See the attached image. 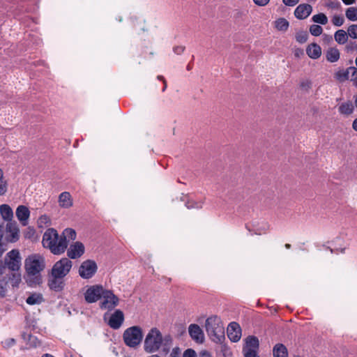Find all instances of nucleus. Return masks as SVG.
Segmentation results:
<instances>
[{"instance_id": "1", "label": "nucleus", "mask_w": 357, "mask_h": 357, "mask_svg": "<svg viewBox=\"0 0 357 357\" xmlns=\"http://www.w3.org/2000/svg\"><path fill=\"white\" fill-rule=\"evenodd\" d=\"M42 243L44 248H48L52 254L57 255L63 254L68 247L64 236L59 235L54 228H49L45 231Z\"/></svg>"}, {"instance_id": "2", "label": "nucleus", "mask_w": 357, "mask_h": 357, "mask_svg": "<svg viewBox=\"0 0 357 357\" xmlns=\"http://www.w3.org/2000/svg\"><path fill=\"white\" fill-rule=\"evenodd\" d=\"M171 340L170 336L163 337L160 330L153 327L148 332L145 337L144 350L149 354L155 353L159 351L162 347H167Z\"/></svg>"}, {"instance_id": "3", "label": "nucleus", "mask_w": 357, "mask_h": 357, "mask_svg": "<svg viewBox=\"0 0 357 357\" xmlns=\"http://www.w3.org/2000/svg\"><path fill=\"white\" fill-rule=\"evenodd\" d=\"M45 268V257L40 254H32L24 260V268L29 276L34 277L36 282L40 280V273Z\"/></svg>"}, {"instance_id": "4", "label": "nucleus", "mask_w": 357, "mask_h": 357, "mask_svg": "<svg viewBox=\"0 0 357 357\" xmlns=\"http://www.w3.org/2000/svg\"><path fill=\"white\" fill-rule=\"evenodd\" d=\"M206 333L214 342H221L225 339V328L221 319L217 316L206 319L205 323Z\"/></svg>"}, {"instance_id": "5", "label": "nucleus", "mask_w": 357, "mask_h": 357, "mask_svg": "<svg viewBox=\"0 0 357 357\" xmlns=\"http://www.w3.org/2000/svg\"><path fill=\"white\" fill-rule=\"evenodd\" d=\"M123 339L128 347L135 348L143 339L142 329L137 326L128 328L123 334Z\"/></svg>"}, {"instance_id": "6", "label": "nucleus", "mask_w": 357, "mask_h": 357, "mask_svg": "<svg viewBox=\"0 0 357 357\" xmlns=\"http://www.w3.org/2000/svg\"><path fill=\"white\" fill-rule=\"evenodd\" d=\"M72 266V261L68 258H61L54 264L51 271V274L52 275H55L57 278H64L70 272Z\"/></svg>"}, {"instance_id": "7", "label": "nucleus", "mask_w": 357, "mask_h": 357, "mask_svg": "<svg viewBox=\"0 0 357 357\" xmlns=\"http://www.w3.org/2000/svg\"><path fill=\"white\" fill-rule=\"evenodd\" d=\"M103 300L100 303V307L102 310H112L119 304V298L114 293L104 289L102 298Z\"/></svg>"}, {"instance_id": "8", "label": "nucleus", "mask_w": 357, "mask_h": 357, "mask_svg": "<svg viewBox=\"0 0 357 357\" xmlns=\"http://www.w3.org/2000/svg\"><path fill=\"white\" fill-rule=\"evenodd\" d=\"M21 257L17 250H12L8 252L5 257L6 267L13 271H17L21 266Z\"/></svg>"}, {"instance_id": "9", "label": "nucleus", "mask_w": 357, "mask_h": 357, "mask_svg": "<svg viewBox=\"0 0 357 357\" xmlns=\"http://www.w3.org/2000/svg\"><path fill=\"white\" fill-rule=\"evenodd\" d=\"M103 287L99 284L89 286L84 293V300L87 303H93L99 301L102 296Z\"/></svg>"}, {"instance_id": "10", "label": "nucleus", "mask_w": 357, "mask_h": 357, "mask_svg": "<svg viewBox=\"0 0 357 357\" xmlns=\"http://www.w3.org/2000/svg\"><path fill=\"white\" fill-rule=\"evenodd\" d=\"M96 263L93 260H86L82 263L79 268V274L84 279L91 278L97 271Z\"/></svg>"}, {"instance_id": "11", "label": "nucleus", "mask_w": 357, "mask_h": 357, "mask_svg": "<svg viewBox=\"0 0 357 357\" xmlns=\"http://www.w3.org/2000/svg\"><path fill=\"white\" fill-rule=\"evenodd\" d=\"M188 333L190 337L197 343L202 344L204 341V334L200 326L196 324H192L188 327Z\"/></svg>"}, {"instance_id": "12", "label": "nucleus", "mask_w": 357, "mask_h": 357, "mask_svg": "<svg viewBox=\"0 0 357 357\" xmlns=\"http://www.w3.org/2000/svg\"><path fill=\"white\" fill-rule=\"evenodd\" d=\"M259 349V340L255 336H249L246 338L245 340V345L244 346L243 349V352L244 354V356L245 354H248V353H251L253 354H258Z\"/></svg>"}, {"instance_id": "13", "label": "nucleus", "mask_w": 357, "mask_h": 357, "mask_svg": "<svg viewBox=\"0 0 357 357\" xmlns=\"http://www.w3.org/2000/svg\"><path fill=\"white\" fill-rule=\"evenodd\" d=\"M227 336L233 342H237L241 337V329L236 322H231L227 327Z\"/></svg>"}, {"instance_id": "14", "label": "nucleus", "mask_w": 357, "mask_h": 357, "mask_svg": "<svg viewBox=\"0 0 357 357\" xmlns=\"http://www.w3.org/2000/svg\"><path fill=\"white\" fill-rule=\"evenodd\" d=\"M84 253V246L79 241L70 245L67 250V255L70 259H77L80 257Z\"/></svg>"}, {"instance_id": "15", "label": "nucleus", "mask_w": 357, "mask_h": 357, "mask_svg": "<svg viewBox=\"0 0 357 357\" xmlns=\"http://www.w3.org/2000/svg\"><path fill=\"white\" fill-rule=\"evenodd\" d=\"M124 321V315L122 311L116 310L110 317L108 325L113 329L119 328Z\"/></svg>"}, {"instance_id": "16", "label": "nucleus", "mask_w": 357, "mask_h": 357, "mask_svg": "<svg viewBox=\"0 0 357 357\" xmlns=\"http://www.w3.org/2000/svg\"><path fill=\"white\" fill-rule=\"evenodd\" d=\"M312 8L310 4L303 3L297 6L294 10V15L299 20L306 19L312 13Z\"/></svg>"}, {"instance_id": "17", "label": "nucleus", "mask_w": 357, "mask_h": 357, "mask_svg": "<svg viewBox=\"0 0 357 357\" xmlns=\"http://www.w3.org/2000/svg\"><path fill=\"white\" fill-rule=\"evenodd\" d=\"M16 216L19 221L24 225H27L28 219L30 215L29 208L23 205L19 206L16 209Z\"/></svg>"}, {"instance_id": "18", "label": "nucleus", "mask_w": 357, "mask_h": 357, "mask_svg": "<svg viewBox=\"0 0 357 357\" xmlns=\"http://www.w3.org/2000/svg\"><path fill=\"white\" fill-rule=\"evenodd\" d=\"M63 278H57L55 275H52L48 280V285L52 290L55 291H60L64 287Z\"/></svg>"}, {"instance_id": "19", "label": "nucleus", "mask_w": 357, "mask_h": 357, "mask_svg": "<svg viewBox=\"0 0 357 357\" xmlns=\"http://www.w3.org/2000/svg\"><path fill=\"white\" fill-rule=\"evenodd\" d=\"M306 53L310 58L317 59L321 55V48L317 43H311L307 46Z\"/></svg>"}, {"instance_id": "20", "label": "nucleus", "mask_w": 357, "mask_h": 357, "mask_svg": "<svg viewBox=\"0 0 357 357\" xmlns=\"http://www.w3.org/2000/svg\"><path fill=\"white\" fill-rule=\"evenodd\" d=\"M59 206L62 208H70L73 206V199L68 192H63L59 197Z\"/></svg>"}, {"instance_id": "21", "label": "nucleus", "mask_w": 357, "mask_h": 357, "mask_svg": "<svg viewBox=\"0 0 357 357\" xmlns=\"http://www.w3.org/2000/svg\"><path fill=\"white\" fill-rule=\"evenodd\" d=\"M340 53L337 47H329L326 52V60L331 63H335L340 59Z\"/></svg>"}, {"instance_id": "22", "label": "nucleus", "mask_w": 357, "mask_h": 357, "mask_svg": "<svg viewBox=\"0 0 357 357\" xmlns=\"http://www.w3.org/2000/svg\"><path fill=\"white\" fill-rule=\"evenodd\" d=\"M273 357H288L287 347L281 343L276 344L273 349Z\"/></svg>"}, {"instance_id": "23", "label": "nucleus", "mask_w": 357, "mask_h": 357, "mask_svg": "<svg viewBox=\"0 0 357 357\" xmlns=\"http://www.w3.org/2000/svg\"><path fill=\"white\" fill-rule=\"evenodd\" d=\"M8 232L10 233V241L11 242H15L19 238V229L17 227L11 222L8 223L6 226Z\"/></svg>"}, {"instance_id": "24", "label": "nucleus", "mask_w": 357, "mask_h": 357, "mask_svg": "<svg viewBox=\"0 0 357 357\" xmlns=\"http://www.w3.org/2000/svg\"><path fill=\"white\" fill-rule=\"evenodd\" d=\"M0 214L5 220H11L13 217V210L8 204L0 206Z\"/></svg>"}, {"instance_id": "25", "label": "nucleus", "mask_w": 357, "mask_h": 357, "mask_svg": "<svg viewBox=\"0 0 357 357\" xmlns=\"http://www.w3.org/2000/svg\"><path fill=\"white\" fill-rule=\"evenodd\" d=\"M44 301L43 295L40 293H33L31 294L26 299V302L27 304L30 305H39Z\"/></svg>"}, {"instance_id": "26", "label": "nucleus", "mask_w": 357, "mask_h": 357, "mask_svg": "<svg viewBox=\"0 0 357 357\" xmlns=\"http://www.w3.org/2000/svg\"><path fill=\"white\" fill-rule=\"evenodd\" d=\"M335 40L340 45L344 44L348 40V35L344 30H337L334 35Z\"/></svg>"}, {"instance_id": "27", "label": "nucleus", "mask_w": 357, "mask_h": 357, "mask_svg": "<svg viewBox=\"0 0 357 357\" xmlns=\"http://www.w3.org/2000/svg\"><path fill=\"white\" fill-rule=\"evenodd\" d=\"M354 111V105L351 102H344L339 107V112L342 114H350Z\"/></svg>"}, {"instance_id": "28", "label": "nucleus", "mask_w": 357, "mask_h": 357, "mask_svg": "<svg viewBox=\"0 0 357 357\" xmlns=\"http://www.w3.org/2000/svg\"><path fill=\"white\" fill-rule=\"evenodd\" d=\"M275 28L278 31H287L288 29L289 25V22L285 18H283V17L278 19L275 22Z\"/></svg>"}, {"instance_id": "29", "label": "nucleus", "mask_w": 357, "mask_h": 357, "mask_svg": "<svg viewBox=\"0 0 357 357\" xmlns=\"http://www.w3.org/2000/svg\"><path fill=\"white\" fill-rule=\"evenodd\" d=\"M61 236H64V240L68 243L70 240H75L76 238V232L74 229L67 228L63 230Z\"/></svg>"}, {"instance_id": "30", "label": "nucleus", "mask_w": 357, "mask_h": 357, "mask_svg": "<svg viewBox=\"0 0 357 357\" xmlns=\"http://www.w3.org/2000/svg\"><path fill=\"white\" fill-rule=\"evenodd\" d=\"M346 17L351 21L357 20V8L350 7L346 10Z\"/></svg>"}, {"instance_id": "31", "label": "nucleus", "mask_w": 357, "mask_h": 357, "mask_svg": "<svg viewBox=\"0 0 357 357\" xmlns=\"http://www.w3.org/2000/svg\"><path fill=\"white\" fill-rule=\"evenodd\" d=\"M313 22L325 25L328 22V18L324 13H319L312 17Z\"/></svg>"}, {"instance_id": "32", "label": "nucleus", "mask_w": 357, "mask_h": 357, "mask_svg": "<svg viewBox=\"0 0 357 357\" xmlns=\"http://www.w3.org/2000/svg\"><path fill=\"white\" fill-rule=\"evenodd\" d=\"M323 32V29L320 25L312 24L310 27V33L314 36H320Z\"/></svg>"}, {"instance_id": "33", "label": "nucleus", "mask_w": 357, "mask_h": 357, "mask_svg": "<svg viewBox=\"0 0 357 357\" xmlns=\"http://www.w3.org/2000/svg\"><path fill=\"white\" fill-rule=\"evenodd\" d=\"M335 77L340 81L348 79L349 78V68L346 70H339L337 72Z\"/></svg>"}, {"instance_id": "34", "label": "nucleus", "mask_w": 357, "mask_h": 357, "mask_svg": "<svg viewBox=\"0 0 357 357\" xmlns=\"http://www.w3.org/2000/svg\"><path fill=\"white\" fill-rule=\"evenodd\" d=\"M3 171L0 168V195H4L7 191V183L3 180Z\"/></svg>"}, {"instance_id": "35", "label": "nucleus", "mask_w": 357, "mask_h": 357, "mask_svg": "<svg viewBox=\"0 0 357 357\" xmlns=\"http://www.w3.org/2000/svg\"><path fill=\"white\" fill-rule=\"evenodd\" d=\"M307 33L304 31L298 32L296 35V40L299 43H305L307 40Z\"/></svg>"}, {"instance_id": "36", "label": "nucleus", "mask_w": 357, "mask_h": 357, "mask_svg": "<svg viewBox=\"0 0 357 357\" xmlns=\"http://www.w3.org/2000/svg\"><path fill=\"white\" fill-rule=\"evenodd\" d=\"M348 34L352 38H357V24H352L348 27Z\"/></svg>"}, {"instance_id": "37", "label": "nucleus", "mask_w": 357, "mask_h": 357, "mask_svg": "<svg viewBox=\"0 0 357 357\" xmlns=\"http://www.w3.org/2000/svg\"><path fill=\"white\" fill-rule=\"evenodd\" d=\"M10 280L13 287H17L21 282V275L20 273H13Z\"/></svg>"}, {"instance_id": "38", "label": "nucleus", "mask_w": 357, "mask_h": 357, "mask_svg": "<svg viewBox=\"0 0 357 357\" xmlns=\"http://www.w3.org/2000/svg\"><path fill=\"white\" fill-rule=\"evenodd\" d=\"M344 19L341 15H334L332 19L333 24L336 26H340L343 24Z\"/></svg>"}, {"instance_id": "39", "label": "nucleus", "mask_w": 357, "mask_h": 357, "mask_svg": "<svg viewBox=\"0 0 357 357\" xmlns=\"http://www.w3.org/2000/svg\"><path fill=\"white\" fill-rule=\"evenodd\" d=\"M349 74H351V80L354 81L356 86V79H357V68L356 67L349 68Z\"/></svg>"}, {"instance_id": "40", "label": "nucleus", "mask_w": 357, "mask_h": 357, "mask_svg": "<svg viewBox=\"0 0 357 357\" xmlns=\"http://www.w3.org/2000/svg\"><path fill=\"white\" fill-rule=\"evenodd\" d=\"M183 357H197V354L193 349H188L184 351Z\"/></svg>"}, {"instance_id": "41", "label": "nucleus", "mask_w": 357, "mask_h": 357, "mask_svg": "<svg viewBox=\"0 0 357 357\" xmlns=\"http://www.w3.org/2000/svg\"><path fill=\"white\" fill-rule=\"evenodd\" d=\"M300 86L302 88V89H310L311 88L312 86V83L309 80V79H304L303 80L301 84H300Z\"/></svg>"}, {"instance_id": "42", "label": "nucleus", "mask_w": 357, "mask_h": 357, "mask_svg": "<svg viewBox=\"0 0 357 357\" xmlns=\"http://www.w3.org/2000/svg\"><path fill=\"white\" fill-rule=\"evenodd\" d=\"M185 206L188 208H199L202 207V204L188 202L185 204Z\"/></svg>"}, {"instance_id": "43", "label": "nucleus", "mask_w": 357, "mask_h": 357, "mask_svg": "<svg viewBox=\"0 0 357 357\" xmlns=\"http://www.w3.org/2000/svg\"><path fill=\"white\" fill-rule=\"evenodd\" d=\"M185 47L184 46H182V45H178V46H176L173 48V51L175 54H181L184 50H185Z\"/></svg>"}, {"instance_id": "44", "label": "nucleus", "mask_w": 357, "mask_h": 357, "mask_svg": "<svg viewBox=\"0 0 357 357\" xmlns=\"http://www.w3.org/2000/svg\"><path fill=\"white\" fill-rule=\"evenodd\" d=\"M16 341L14 338H8L4 341V347H11L15 344Z\"/></svg>"}, {"instance_id": "45", "label": "nucleus", "mask_w": 357, "mask_h": 357, "mask_svg": "<svg viewBox=\"0 0 357 357\" xmlns=\"http://www.w3.org/2000/svg\"><path fill=\"white\" fill-rule=\"evenodd\" d=\"M282 2L286 6H294L299 2V0H282Z\"/></svg>"}, {"instance_id": "46", "label": "nucleus", "mask_w": 357, "mask_h": 357, "mask_svg": "<svg viewBox=\"0 0 357 357\" xmlns=\"http://www.w3.org/2000/svg\"><path fill=\"white\" fill-rule=\"evenodd\" d=\"M253 1L259 6H264L268 3L270 0H253Z\"/></svg>"}, {"instance_id": "47", "label": "nucleus", "mask_w": 357, "mask_h": 357, "mask_svg": "<svg viewBox=\"0 0 357 357\" xmlns=\"http://www.w3.org/2000/svg\"><path fill=\"white\" fill-rule=\"evenodd\" d=\"M6 293V288L3 284L0 282V296L3 297L5 296Z\"/></svg>"}, {"instance_id": "48", "label": "nucleus", "mask_w": 357, "mask_h": 357, "mask_svg": "<svg viewBox=\"0 0 357 357\" xmlns=\"http://www.w3.org/2000/svg\"><path fill=\"white\" fill-rule=\"evenodd\" d=\"M294 53L296 57H299L301 55L303 54V50L301 48H297L294 50Z\"/></svg>"}, {"instance_id": "49", "label": "nucleus", "mask_w": 357, "mask_h": 357, "mask_svg": "<svg viewBox=\"0 0 357 357\" xmlns=\"http://www.w3.org/2000/svg\"><path fill=\"white\" fill-rule=\"evenodd\" d=\"M6 268L5 264L2 261H0V275L4 273Z\"/></svg>"}, {"instance_id": "50", "label": "nucleus", "mask_w": 357, "mask_h": 357, "mask_svg": "<svg viewBox=\"0 0 357 357\" xmlns=\"http://www.w3.org/2000/svg\"><path fill=\"white\" fill-rule=\"evenodd\" d=\"M199 357H211V356L208 351H202L199 354Z\"/></svg>"}, {"instance_id": "51", "label": "nucleus", "mask_w": 357, "mask_h": 357, "mask_svg": "<svg viewBox=\"0 0 357 357\" xmlns=\"http://www.w3.org/2000/svg\"><path fill=\"white\" fill-rule=\"evenodd\" d=\"M158 79H161L163 82V86H162V89H166L167 86V83H166V81L164 79V77L162 76H158Z\"/></svg>"}, {"instance_id": "52", "label": "nucleus", "mask_w": 357, "mask_h": 357, "mask_svg": "<svg viewBox=\"0 0 357 357\" xmlns=\"http://www.w3.org/2000/svg\"><path fill=\"white\" fill-rule=\"evenodd\" d=\"M346 5H351L355 2V0H342Z\"/></svg>"}, {"instance_id": "53", "label": "nucleus", "mask_w": 357, "mask_h": 357, "mask_svg": "<svg viewBox=\"0 0 357 357\" xmlns=\"http://www.w3.org/2000/svg\"><path fill=\"white\" fill-rule=\"evenodd\" d=\"M352 128L354 130L357 131V118L353 121Z\"/></svg>"}, {"instance_id": "54", "label": "nucleus", "mask_w": 357, "mask_h": 357, "mask_svg": "<svg viewBox=\"0 0 357 357\" xmlns=\"http://www.w3.org/2000/svg\"><path fill=\"white\" fill-rule=\"evenodd\" d=\"M244 357H259L258 354H253L251 353H248V354H245Z\"/></svg>"}, {"instance_id": "55", "label": "nucleus", "mask_w": 357, "mask_h": 357, "mask_svg": "<svg viewBox=\"0 0 357 357\" xmlns=\"http://www.w3.org/2000/svg\"><path fill=\"white\" fill-rule=\"evenodd\" d=\"M3 236V230L1 227H0V241H1Z\"/></svg>"}, {"instance_id": "56", "label": "nucleus", "mask_w": 357, "mask_h": 357, "mask_svg": "<svg viewBox=\"0 0 357 357\" xmlns=\"http://www.w3.org/2000/svg\"><path fill=\"white\" fill-rule=\"evenodd\" d=\"M346 48H347V51H349V50H353V47H349V45H347V46L346 47Z\"/></svg>"}, {"instance_id": "57", "label": "nucleus", "mask_w": 357, "mask_h": 357, "mask_svg": "<svg viewBox=\"0 0 357 357\" xmlns=\"http://www.w3.org/2000/svg\"><path fill=\"white\" fill-rule=\"evenodd\" d=\"M290 247H291V245H290V244H289V243L285 244V248H286L289 249V248H290Z\"/></svg>"}, {"instance_id": "58", "label": "nucleus", "mask_w": 357, "mask_h": 357, "mask_svg": "<svg viewBox=\"0 0 357 357\" xmlns=\"http://www.w3.org/2000/svg\"><path fill=\"white\" fill-rule=\"evenodd\" d=\"M355 105L357 107V96L355 98Z\"/></svg>"}, {"instance_id": "59", "label": "nucleus", "mask_w": 357, "mask_h": 357, "mask_svg": "<svg viewBox=\"0 0 357 357\" xmlns=\"http://www.w3.org/2000/svg\"><path fill=\"white\" fill-rule=\"evenodd\" d=\"M163 351L167 353L169 351V348H164Z\"/></svg>"}, {"instance_id": "60", "label": "nucleus", "mask_w": 357, "mask_h": 357, "mask_svg": "<svg viewBox=\"0 0 357 357\" xmlns=\"http://www.w3.org/2000/svg\"><path fill=\"white\" fill-rule=\"evenodd\" d=\"M171 357H178V356H176V354H171Z\"/></svg>"}, {"instance_id": "61", "label": "nucleus", "mask_w": 357, "mask_h": 357, "mask_svg": "<svg viewBox=\"0 0 357 357\" xmlns=\"http://www.w3.org/2000/svg\"><path fill=\"white\" fill-rule=\"evenodd\" d=\"M190 68H191V67H190V64H188V65L187 66V69L189 70H190Z\"/></svg>"}, {"instance_id": "62", "label": "nucleus", "mask_w": 357, "mask_h": 357, "mask_svg": "<svg viewBox=\"0 0 357 357\" xmlns=\"http://www.w3.org/2000/svg\"><path fill=\"white\" fill-rule=\"evenodd\" d=\"M355 63H356V65L357 66V57L356 58Z\"/></svg>"}, {"instance_id": "63", "label": "nucleus", "mask_w": 357, "mask_h": 357, "mask_svg": "<svg viewBox=\"0 0 357 357\" xmlns=\"http://www.w3.org/2000/svg\"><path fill=\"white\" fill-rule=\"evenodd\" d=\"M356 86L357 87V79H356Z\"/></svg>"}, {"instance_id": "64", "label": "nucleus", "mask_w": 357, "mask_h": 357, "mask_svg": "<svg viewBox=\"0 0 357 357\" xmlns=\"http://www.w3.org/2000/svg\"><path fill=\"white\" fill-rule=\"evenodd\" d=\"M294 357H301L300 356H294Z\"/></svg>"}]
</instances>
